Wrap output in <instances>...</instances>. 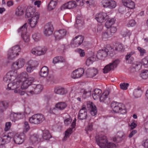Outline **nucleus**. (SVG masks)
<instances>
[{
	"label": "nucleus",
	"instance_id": "obj_49",
	"mask_svg": "<svg viewBox=\"0 0 148 148\" xmlns=\"http://www.w3.org/2000/svg\"><path fill=\"white\" fill-rule=\"evenodd\" d=\"M142 63L145 67H148V56L143 58L142 60Z\"/></svg>",
	"mask_w": 148,
	"mask_h": 148
},
{
	"label": "nucleus",
	"instance_id": "obj_20",
	"mask_svg": "<svg viewBox=\"0 0 148 148\" xmlns=\"http://www.w3.org/2000/svg\"><path fill=\"white\" fill-rule=\"evenodd\" d=\"M25 60L23 59H19L12 64V66L15 69L22 67L25 63Z\"/></svg>",
	"mask_w": 148,
	"mask_h": 148
},
{
	"label": "nucleus",
	"instance_id": "obj_59",
	"mask_svg": "<svg viewBox=\"0 0 148 148\" xmlns=\"http://www.w3.org/2000/svg\"><path fill=\"white\" fill-rule=\"evenodd\" d=\"M76 2V7L77 6H82L84 5L83 0H75Z\"/></svg>",
	"mask_w": 148,
	"mask_h": 148
},
{
	"label": "nucleus",
	"instance_id": "obj_34",
	"mask_svg": "<svg viewBox=\"0 0 148 148\" xmlns=\"http://www.w3.org/2000/svg\"><path fill=\"white\" fill-rule=\"evenodd\" d=\"M107 19L108 20L105 23V26L107 28H109L110 27H111L112 25L114 24L115 20L114 18H110L108 17Z\"/></svg>",
	"mask_w": 148,
	"mask_h": 148
},
{
	"label": "nucleus",
	"instance_id": "obj_1",
	"mask_svg": "<svg viewBox=\"0 0 148 148\" xmlns=\"http://www.w3.org/2000/svg\"><path fill=\"white\" fill-rule=\"evenodd\" d=\"M97 145L101 148H113L115 147V144L112 143H108L106 137L104 136H99L96 138Z\"/></svg>",
	"mask_w": 148,
	"mask_h": 148
},
{
	"label": "nucleus",
	"instance_id": "obj_57",
	"mask_svg": "<svg viewBox=\"0 0 148 148\" xmlns=\"http://www.w3.org/2000/svg\"><path fill=\"white\" fill-rule=\"evenodd\" d=\"M137 49L140 53V55L141 56H143L144 54L146 53V51L144 49L138 47Z\"/></svg>",
	"mask_w": 148,
	"mask_h": 148
},
{
	"label": "nucleus",
	"instance_id": "obj_15",
	"mask_svg": "<svg viewBox=\"0 0 148 148\" xmlns=\"http://www.w3.org/2000/svg\"><path fill=\"white\" fill-rule=\"evenodd\" d=\"M123 106V104L121 103L115 101H113L111 104V108L113 111L115 112H121Z\"/></svg>",
	"mask_w": 148,
	"mask_h": 148
},
{
	"label": "nucleus",
	"instance_id": "obj_27",
	"mask_svg": "<svg viewBox=\"0 0 148 148\" xmlns=\"http://www.w3.org/2000/svg\"><path fill=\"white\" fill-rule=\"evenodd\" d=\"M123 5L130 9H133L135 8V4L131 0H122Z\"/></svg>",
	"mask_w": 148,
	"mask_h": 148
},
{
	"label": "nucleus",
	"instance_id": "obj_23",
	"mask_svg": "<svg viewBox=\"0 0 148 148\" xmlns=\"http://www.w3.org/2000/svg\"><path fill=\"white\" fill-rule=\"evenodd\" d=\"M14 74V72L12 71L7 73L6 75L3 77V81L9 83L12 80H14L15 78Z\"/></svg>",
	"mask_w": 148,
	"mask_h": 148
},
{
	"label": "nucleus",
	"instance_id": "obj_64",
	"mask_svg": "<svg viewBox=\"0 0 148 148\" xmlns=\"http://www.w3.org/2000/svg\"><path fill=\"white\" fill-rule=\"evenodd\" d=\"M132 65L133 66V67H135L137 70L140 69V64L137 63H134L132 64Z\"/></svg>",
	"mask_w": 148,
	"mask_h": 148
},
{
	"label": "nucleus",
	"instance_id": "obj_62",
	"mask_svg": "<svg viewBox=\"0 0 148 148\" xmlns=\"http://www.w3.org/2000/svg\"><path fill=\"white\" fill-rule=\"evenodd\" d=\"M27 65L28 66L26 68L27 71L29 73H30L32 71H33L35 69L33 68V67L32 68V67H31L29 65Z\"/></svg>",
	"mask_w": 148,
	"mask_h": 148
},
{
	"label": "nucleus",
	"instance_id": "obj_46",
	"mask_svg": "<svg viewBox=\"0 0 148 148\" xmlns=\"http://www.w3.org/2000/svg\"><path fill=\"white\" fill-rule=\"evenodd\" d=\"M24 11L21 7H18L16 9L15 14L16 15L20 16L23 14Z\"/></svg>",
	"mask_w": 148,
	"mask_h": 148
},
{
	"label": "nucleus",
	"instance_id": "obj_21",
	"mask_svg": "<svg viewBox=\"0 0 148 148\" xmlns=\"http://www.w3.org/2000/svg\"><path fill=\"white\" fill-rule=\"evenodd\" d=\"M87 116V110L86 107L83 106L82 108L79 111L78 118V119L82 120L85 119Z\"/></svg>",
	"mask_w": 148,
	"mask_h": 148
},
{
	"label": "nucleus",
	"instance_id": "obj_19",
	"mask_svg": "<svg viewBox=\"0 0 148 148\" xmlns=\"http://www.w3.org/2000/svg\"><path fill=\"white\" fill-rule=\"evenodd\" d=\"M84 70L82 68L77 69L74 71L72 73L71 77L73 78H77L80 77L83 75Z\"/></svg>",
	"mask_w": 148,
	"mask_h": 148
},
{
	"label": "nucleus",
	"instance_id": "obj_5",
	"mask_svg": "<svg viewBox=\"0 0 148 148\" xmlns=\"http://www.w3.org/2000/svg\"><path fill=\"white\" fill-rule=\"evenodd\" d=\"M42 89L43 87L41 85L33 84L29 86L27 92L31 94H38L40 92Z\"/></svg>",
	"mask_w": 148,
	"mask_h": 148
},
{
	"label": "nucleus",
	"instance_id": "obj_17",
	"mask_svg": "<svg viewBox=\"0 0 148 148\" xmlns=\"http://www.w3.org/2000/svg\"><path fill=\"white\" fill-rule=\"evenodd\" d=\"M76 2L75 1H70L63 5L61 7V9L63 10L67 8H74L76 7Z\"/></svg>",
	"mask_w": 148,
	"mask_h": 148
},
{
	"label": "nucleus",
	"instance_id": "obj_38",
	"mask_svg": "<svg viewBox=\"0 0 148 148\" xmlns=\"http://www.w3.org/2000/svg\"><path fill=\"white\" fill-rule=\"evenodd\" d=\"M51 137L50 134L47 130H44L43 131V138L45 140H48Z\"/></svg>",
	"mask_w": 148,
	"mask_h": 148
},
{
	"label": "nucleus",
	"instance_id": "obj_10",
	"mask_svg": "<svg viewBox=\"0 0 148 148\" xmlns=\"http://www.w3.org/2000/svg\"><path fill=\"white\" fill-rule=\"evenodd\" d=\"M25 138V136L24 133L16 134L14 137V141L16 144H20L23 143Z\"/></svg>",
	"mask_w": 148,
	"mask_h": 148
},
{
	"label": "nucleus",
	"instance_id": "obj_25",
	"mask_svg": "<svg viewBox=\"0 0 148 148\" xmlns=\"http://www.w3.org/2000/svg\"><path fill=\"white\" fill-rule=\"evenodd\" d=\"M109 51L108 49H105L104 50H99L98 51L97 57L98 59H102L107 55Z\"/></svg>",
	"mask_w": 148,
	"mask_h": 148
},
{
	"label": "nucleus",
	"instance_id": "obj_36",
	"mask_svg": "<svg viewBox=\"0 0 148 148\" xmlns=\"http://www.w3.org/2000/svg\"><path fill=\"white\" fill-rule=\"evenodd\" d=\"M57 4V2L56 1L51 0L48 5L47 9L49 10H51L54 9Z\"/></svg>",
	"mask_w": 148,
	"mask_h": 148
},
{
	"label": "nucleus",
	"instance_id": "obj_50",
	"mask_svg": "<svg viewBox=\"0 0 148 148\" xmlns=\"http://www.w3.org/2000/svg\"><path fill=\"white\" fill-rule=\"evenodd\" d=\"M115 50L116 51H124V48L123 47L122 45L121 44H120L118 45L117 47H115Z\"/></svg>",
	"mask_w": 148,
	"mask_h": 148
},
{
	"label": "nucleus",
	"instance_id": "obj_6",
	"mask_svg": "<svg viewBox=\"0 0 148 148\" xmlns=\"http://www.w3.org/2000/svg\"><path fill=\"white\" fill-rule=\"evenodd\" d=\"M47 50V48L44 47H37L32 48L31 51L33 54L40 56L45 54Z\"/></svg>",
	"mask_w": 148,
	"mask_h": 148
},
{
	"label": "nucleus",
	"instance_id": "obj_32",
	"mask_svg": "<svg viewBox=\"0 0 148 148\" xmlns=\"http://www.w3.org/2000/svg\"><path fill=\"white\" fill-rule=\"evenodd\" d=\"M54 92L56 94L63 95L67 93V91L66 89L63 88H60L57 87L55 88Z\"/></svg>",
	"mask_w": 148,
	"mask_h": 148
},
{
	"label": "nucleus",
	"instance_id": "obj_58",
	"mask_svg": "<svg viewBox=\"0 0 148 148\" xmlns=\"http://www.w3.org/2000/svg\"><path fill=\"white\" fill-rule=\"evenodd\" d=\"M90 94V92H87L86 91L84 90L83 92V95L82 97L84 99H85L87 97H88Z\"/></svg>",
	"mask_w": 148,
	"mask_h": 148
},
{
	"label": "nucleus",
	"instance_id": "obj_28",
	"mask_svg": "<svg viewBox=\"0 0 148 148\" xmlns=\"http://www.w3.org/2000/svg\"><path fill=\"white\" fill-rule=\"evenodd\" d=\"M35 9L31 7H27L26 9L25 16L29 17L32 15L34 16L35 12Z\"/></svg>",
	"mask_w": 148,
	"mask_h": 148
},
{
	"label": "nucleus",
	"instance_id": "obj_40",
	"mask_svg": "<svg viewBox=\"0 0 148 148\" xmlns=\"http://www.w3.org/2000/svg\"><path fill=\"white\" fill-rule=\"evenodd\" d=\"M27 23H25L22 26L20 27L18 30V33H20L22 34H24L26 33L27 30L26 25Z\"/></svg>",
	"mask_w": 148,
	"mask_h": 148
},
{
	"label": "nucleus",
	"instance_id": "obj_24",
	"mask_svg": "<svg viewBox=\"0 0 148 148\" xmlns=\"http://www.w3.org/2000/svg\"><path fill=\"white\" fill-rule=\"evenodd\" d=\"M75 122L76 119H75L74 120H73V122L71 124V127L68 129L67 130L65 131V136L63 139L64 140H66L67 138L69 137L70 135L73 132V129L74 128L75 126Z\"/></svg>",
	"mask_w": 148,
	"mask_h": 148
},
{
	"label": "nucleus",
	"instance_id": "obj_2",
	"mask_svg": "<svg viewBox=\"0 0 148 148\" xmlns=\"http://www.w3.org/2000/svg\"><path fill=\"white\" fill-rule=\"evenodd\" d=\"M21 84V82L18 79H15L13 83H10L8 84V88L9 90H14L15 93H18L20 95H23L25 94V92L21 90L18 89Z\"/></svg>",
	"mask_w": 148,
	"mask_h": 148
},
{
	"label": "nucleus",
	"instance_id": "obj_61",
	"mask_svg": "<svg viewBox=\"0 0 148 148\" xmlns=\"http://www.w3.org/2000/svg\"><path fill=\"white\" fill-rule=\"evenodd\" d=\"M72 121V120L70 118H67L64 120V123L66 125H68L70 124Z\"/></svg>",
	"mask_w": 148,
	"mask_h": 148
},
{
	"label": "nucleus",
	"instance_id": "obj_53",
	"mask_svg": "<svg viewBox=\"0 0 148 148\" xmlns=\"http://www.w3.org/2000/svg\"><path fill=\"white\" fill-rule=\"evenodd\" d=\"M12 123L11 122H6L5 124V127L4 128V130L5 131H8L10 129Z\"/></svg>",
	"mask_w": 148,
	"mask_h": 148
},
{
	"label": "nucleus",
	"instance_id": "obj_35",
	"mask_svg": "<svg viewBox=\"0 0 148 148\" xmlns=\"http://www.w3.org/2000/svg\"><path fill=\"white\" fill-rule=\"evenodd\" d=\"M142 93L140 88H138L134 90L133 94L134 97L136 98L140 97Z\"/></svg>",
	"mask_w": 148,
	"mask_h": 148
},
{
	"label": "nucleus",
	"instance_id": "obj_45",
	"mask_svg": "<svg viewBox=\"0 0 148 148\" xmlns=\"http://www.w3.org/2000/svg\"><path fill=\"white\" fill-rule=\"evenodd\" d=\"M21 36L25 42H28L29 41L30 37L28 34L26 33L24 34H22Z\"/></svg>",
	"mask_w": 148,
	"mask_h": 148
},
{
	"label": "nucleus",
	"instance_id": "obj_51",
	"mask_svg": "<svg viewBox=\"0 0 148 148\" xmlns=\"http://www.w3.org/2000/svg\"><path fill=\"white\" fill-rule=\"evenodd\" d=\"M3 137L4 138H5V143H9L11 138V133L8 134L7 136H3Z\"/></svg>",
	"mask_w": 148,
	"mask_h": 148
},
{
	"label": "nucleus",
	"instance_id": "obj_60",
	"mask_svg": "<svg viewBox=\"0 0 148 148\" xmlns=\"http://www.w3.org/2000/svg\"><path fill=\"white\" fill-rule=\"evenodd\" d=\"M86 133L88 134V131H91L92 130V123H90L86 128Z\"/></svg>",
	"mask_w": 148,
	"mask_h": 148
},
{
	"label": "nucleus",
	"instance_id": "obj_3",
	"mask_svg": "<svg viewBox=\"0 0 148 148\" xmlns=\"http://www.w3.org/2000/svg\"><path fill=\"white\" fill-rule=\"evenodd\" d=\"M44 116L42 114H38L32 115L29 118V123L34 125H38L42 123L45 120Z\"/></svg>",
	"mask_w": 148,
	"mask_h": 148
},
{
	"label": "nucleus",
	"instance_id": "obj_56",
	"mask_svg": "<svg viewBox=\"0 0 148 148\" xmlns=\"http://www.w3.org/2000/svg\"><path fill=\"white\" fill-rule=\"evenodd\" d=\"M128 84L123 83L120 84V88L123 90H126L127 88Z\"/></svg>",
	"mask_w": 148,
	"mask_h": 148
},
{
	"label": "nucleus",
	"instance_id": "obj_47",
	"mask_svg": "<svg viewBox=\"0 0 148 148\" xmlns=\"http://www.w3.org/2000/svg\"><path fill=\"white\" fill-rule=\"evenodd\" d=\"M140 76L143 79H146L148 77V71L146 70H143L140 74Z\"/></svg>",
	"mask_w": 148,
	"mask_h": 148
},
{
	"label": "nucleus",
	"instance_id": "obj_12",
	"mask_svg": "<svg viewBox=\"0 0 148 148\" xmlns=\"http://www.w3.org/2000/svg\"><path fill=\"white\" fill-rule=\"evenodd\" d=\"M109 16L107 13L105 12H100L95 15V19L99 23H102L107 19Z\"/></svg>",
	"mask_w": 148,
	"mask_h": 148
},
{
	"label": "nucleus",
	"instance_id": "obj_30",
	"mask_svg": "<svg viewBox=\"0 0 148 148\" xmlns=\"http://www.w3.org/2000/svg\"><path fill=\"white\" fill-rule=\"evenodd\" d=\"M49 72V70L48 68L46 66H44L41 69L40 75L42 77H45L48 75Z\"/></svg>",
	"mask_w": 148,
	"mask_h": 148
},
{
	"label": "nucleus",
	"instance_id": "obj_29",
	"mask_svg": "<svg viewBox=\"0 0 148 148\" xmlns=\"http://www.w3.org/2000/svg\"><path fill=\"white\" fill-rule=\"evenodd\" d=\"M30 140L33 144L37 143L40 141L39 136L37 134L31 135L30 137Z\"/></svg>",
	"mask_w": 148,
	"mask_h": 148
},
{
	"label": "nucleus",
	"instance_id": "obj_39",
	"mask_svg": "<svg viewBox=\"0 0 148 148\" xmlns=\"http://www.w3.org/2000/svg\"><path fill=\"white\" fill-rule=\"evenodd\" d=\"M28 75L26 72H23L19 76L20 79H18V80L20 81L21 83L22 81L25 80L26 79L28 78Z\"/></svg>",
	"mask_w": 148,
	"mask_h": 148
},
{
	"label": "nucleus",
	"instance_id": "obj_8",
	"mask_svg": "<svg viewBox=\"0 0 148 148\" xmlns=\"http://www.w3.org/2000/svg\"><path fill=\"white\" fill-rule=\"evenodd\" d=\"M102 4L104 8L111 9L114 8L116 6V2L113 0H103Z\"/></svg>",
	"mask_w": 148,
	"mask_h": 148
},
{
	"label": "nucleus",
	"instance_id": "obj_55",
	"mask_svg": "<svg viewBox=\"0 0 148 148\" xmlns=\"http://www.w3.org/2000/svg\"><path fill=\"white\" fill-rule=\"evenodd\" d=\"M76 51L78 52L81 57H83L84 56L85 53L84 51L83 50H82L80 49H76Z\"/></svg>",
	"mask_w": 148,
	"mask_h": 148
},
{
	"label": "nucleus",
	"instance_id": "obj_54",
	"mask_svg": "<svg viewBox=\"0 0 148 148\" xmlns=\"http://www.w3.org/2000/svg\"><path fill=\"white\" fill-rule=\"evenodd\" d=\"M135 52L134 51H132L130 53H128L125 56V59L127 61L129 60L131 56L135 53Z\"/></svg>",
	"mask_w": 148,
	"mask_h": 148
},
{
	"label": "nucleus",
	"instance_id": "obj_37",
	"mask_svg": "<svg viewBox=\"0 0 148 148\" xmlns=\"http://www.w3.org/2000/svg\"><path fill=\"white\" fill-rule=\"evenodd\" d=\"M64 61V58L61 56H56L54 57L53 60V62L54 64L58 62H62Z\"/></svg>",
	"mask_w": 148,
	"mask_h": 148
},
{
	"label": "nucleus",
	"instance_id": "obj_44",
	"mask_svg": "<svg viewBox=\"0 0 148 148\" xmlns=\"http://www.w3.org/2000/svg\"><path fill=\"white\" fill-rule=\"evenodd\" d=\"M40 35L38 33H36L32 35V38L35 41H38L40 39Z\"/></svg>",
	"mask_w": 148,
	"mask_h": 148
},
{
	"label": "nucleus",
	"instance_id": "obj_41",
	"mask_svg": "<svg viewBox=\"0 0 148 148\" xmlns=\"http://www.w3.org/2000/svg\"><path fill=\"white\" fill-rule=\"evenodd\" d=\"M96 60L95 58L91 57L88 58L86 62V64L88 66L92 64L93 62Z\"/></svg>",
	"mask_w": 148,
	"mask_h": 148
},
{
	"label": "nucleus",
	"instance_id": "obj_52",
	"mask_svg": "<svg viewBox=\"0 0 148 148\" xmlns=\"http://www.w3.org/2000/svg\"><path fill=\"white\" fill-rule=\"evenodd\" d=\"M136 23L134 20L132 19L129 21L127 24V26L129 27H133L135 24Z\"/></svg>",
	"mask_w": 148,
	"mask_h": 148
},
{
	"label": "nucleus",
	"instance_id": "obj_43",
	"mask_svg": "<svg viewBox=\"0 0 148 148\" xmlns=\"http://www.w3.org/2000/svg\"><path fill=\"white\" fill-rule=\"evenodd\" d=\"M8 107V103L5 101L0 102V108L6 110Z\"/></svg>",
	"mask_w": 148,
	"mask_h": 148
},
{
	"label": "nucleus",
	"instance_id": "obj_18",
	"mask_svg": "<svg viewBox=\"0 0 148 148\" xmlns=\"http://www.w3.org/2000/svg\"><path fill=\"white\" fill-rule=\"evenodd\" d=\"M34 78L33 77H29L26 79L23 80L21 85V88L22 89H25L27 88L34 80Z\"/></svg>",
	"mask_w": 148,
	"mask_h": 148
},
{
	"label": "nucleus",
	"instance_id": "obj_22",
	"mask_svg": "<svg viewBox=\"0 0 148 148\" xmlns=\"http://www.w3.org/2000/svg\"><path fill=\"white\" fill-rule=\"evenodd\" d=\"M87 108L90 110L91 114L93 116L95 115L97 112L96 108L95 106L90 101L87 103Z\"/></svg>",
	"mask_w": 148,
	"mask_h": 148
},
{
	"label": "nucleus",
	"instance_id": "obj_31",
	"mask_svg": "<svg viewBox=\"0 0 148 148\" xmlns=\"http://www.w3.org/2000/svg\"><path fill=\"white\" fill-rule=\"evenodd\" d=\"M102 91L101 89H95L92 94V97L94 99L96 100L99 98L102 94Z\"/></svg>",
	"mask_w": 148,
	"mask_h": 148
},
{
	"label": "nucleus",
	"instance_id": "obj_48",
	"mask_svg": "<svg viewBox=\"0 0 148 148\" xmlns=\"http://www.w3.org/2000/svg\"><path fill=\"white\" fill-rule=\"evenodd\" d=\"M110 29L108 30V33L112 36L115 33L116 31V27L114 26H111L110 27Z\"/></svg>",
	"mask_w": 148,
	"mask_h": 148
},
{
	"label": "nucleus",
	"instance_id": "obj_11",
	"mask_svg": "<svg viewBox=\"0 0 148 148\" xmlns=\"http://www.w3.org/2000/svg\"><path fill=\"white\" fill-rule=\"evenodd\" d=\"M24 116V114L22 112H11L10 114V119L12 121L15 122L16 121L23 118Z\"/></svg>",
	"mask_w": 148,
	"mask_h": 148
},
{
	"label": "nucleus",
	"instance_id": "obj_26",
	"mask_svg": "<svg viewBox=\"0 0 148 148\" xmlns=\"http://www.w3.org/2000/svg\"><path fill=\"white\" fill-rule=\"evenodd\" d=\"M98 71L95 69H89L86 72V74L87 77L92 78L95 76L98 73Z\"/></svg>",
	"mask_w": 148,
	"mask_h": 148
},
{
	"label": "nucleus",
	"instance_id": "obj_7",
	"mask_svg": "<svg viewBox=\"0 0 148 148\" xmlns=\"http://www.w3.org/2000/svg\"><path fill=\"white\" fill-rule=\"evenodd\" d=\"M119 60L117 59L105 66L103 69V72L104 73H106L111 70H113L116 68L118 64L119 63Z\"/></svg>",
	"mask_w": 148,
	"mask_h": 148
},
{
	"label": "nucleus",
	"instance_id": "obj_33",
	"mask_svg": "<svg viewBox=\"0 0 148 148\" xmlns=\"http://www.w3.org/2000/svg\"><path fill=\"white\" fill-rule=\"evenodd\" d=\"M67 106L66 103L64 102H58L55 105L56 108L59 110H62L64 109Z\"/></svg>",
	"mask_w": 148,
	"mask_h": 148
},
{
	"label": "nucleus",
	"instance_id": "obj_9",
	"mask_svg": "<svg viewBox=\"0 0 148 148\" xmlns=\"http://www.w3.org/2000/svg\"><path fill=\"white\" fill-rule=\"evenodd\" d=\"M39 15V13L36 12L34 16L32 17L30 19H29L28 21L30 25L32 28L35 27L38 21Z\"/></svg>",
	"mask_w": 148,
	"mask_h": 148
},
{
	"label": "nucleus",
	"instance_id": "obj_16",
	"mask_svg": "<svg viewBox=\"0 0 148 148\" xmlns=\"http://www.w3.org/2000/svg\"><path fill=\"white\" fill-rule=\"evenodd\" d=\"M84 40V38L82 36H78L75 37L73 40V42L72 43L74 47H78L82 43Z\"/></svg>",
	"mask_w": 148,
	"mask_h": 148
},
{
	"label": "nucleus",
	"instance_id": "obj_4",
	"mask_svg": "<svg viewBox=\"0 0 148 148\" xmlns=\"http://www.w3.org/2000/svg\"><path fill=\"white\" fill-rule=\"evenodd\" d=\"M21 49L18 45H16L10 49L8 51V58L9 60H12L18 55V53Z\"/></svg>",
	"mask_w": 148,
	"mask_h": 148
},
{
	"label": "nucleus",
	"instance_id": "obj_63",
	"mask_svg": "<svg viewBox=\"0 0 148 148\" xmlns=\"http://www.w3.org/2000/svg\"><path fill=\"white\" fill-rule=\"evenodd\" d=\"M111 36V35H110V34L108 33V31L107 32L104 33L102 35V37L104 38H107Z\"/></svg>",
	"mask_w": 148,
	"mask_h": 148
},
{
	"label": "nucleus",
	"instance_id": "obj_14",
	"mask_svg": "<svg viewBox=\"0 0 148 148\" xmlns=\"http://www.w3.org/2000/svg\"><path fill=\"white\" fill-rule=\"evenodd\" d=\"M53 30L52 25L50 23L47 24L44 27V33L47 36H49L52 34Z\"/></svg>",
	"mask_w": 148,
	"mask_h": 148
},
{
	"label": "nucleus",
	"instance_id": "obj_13",
	"mask_svg": "<svg viewBox=\"0 0 148 148\" xmlns=\"http://www.w3.org/2000/svg\"><path fill=\"white\" fill-rule=\"evenodd\" d=\"M66 30L61 29L55 32L54 35L56 40H60L62 38L66 35Z\"/></svg>",
	"mask_w": 148,
	"mask_h": 148
},
{
	"label": "nucleus",
	"instance_id": "obj_42",
	"mask_svg": "<svg viewBox=\"0 0 148 148\" xmlns=\"http://www.w3.org/2000/svg\"><path fill=\"white\" fill-rule=\"evenodd\" d=\"M38 64V62L36 60H30L27 62V65H29L34 69L37 66Z\"/></svg>",
	"mask_w": 148,
	"mask_h": 148
}]
</instances>
